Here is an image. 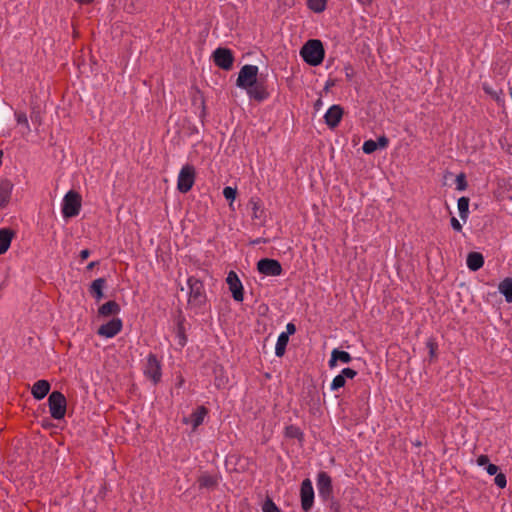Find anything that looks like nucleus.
<instances>
[{
  "mask_svg": "<svg viewBox=\"0 0 512 512\" xmlns=\"http://www.w3.org/2000/svg\"><path fill=\"white\" fill-rule=\"evenodd\" d=\"M300 56L310 66L320 65L325 57L323 43L319 39L308 40L300 50Z\"/></svg>",
  "mask_w": 512,
  "mask_h": 512,
  "instance_id": "obj_1",
  "label": "nucleus"
},
{
  "mask_svg": "<svg viewBox=\"0 0 512 512\" xmlns=\"http://www.w3.org/2000/svg\"><path fill=\"white\" fill-rule=\"evenodd\" d=\"M187 285L189 288L188 293V305L193 309H200L207 302V295L202 280L195 276H190L187 279Z\"/></svg>",
  "mask_w": 512,
  "mask_h": 512,
  "instance_id": "obj_2",
  "label": "nucleus"
},
{
  "mask_svg": "<svg viewBox=\"0 0 512 512\" xmlns=\"http://www.w3.org/2000/svg\"><path fill=\"white\" fill-rule=\"evenodd\" d=\"M82 206V197L75 191L66 193L62 203V214L64 218H73L79 215Z\"/></svg>",
  "mask_w": 512,
  "mask_h": 512,
  "instance_id": "obj_3",
  "label": "nucleus"
},
{
  "mask_svg": "<svg viewBox=\"0 0 512 512\" xmlns=\"http://www.w3.org/2000/svg\"><path fill=\"white\" fill-rule=\"evenodd\" d=\"M48 406L53 419H63L67 408L66 397L60 391H53L48 397Z\"/></svg>",
  "mask_w": 512,
  "mask_h": 512,
  "instance_id": "obj_4",
  "label": "nucleus"
},
{
  "mask_svg": "<svg viewBox=\"0 0 512 512\" xmlns=\"http://www.w3.org/2000/svg\"><path fill=\"white\" fill-rule=\"evenodd\" d=\"M195 178L196 171L194 166L191 164L184 165L179 172L177 180V189L179 190V192H189L195 183Z\"/></svg>",
  "mask_w": 512,
  "mask_h": 512,
  "instance_id": "obj_5",
  "label": "nucleus"
},
{
  "mask_svg": "<svg viewBox=\"0 0 512 512\" xmlns=\"http://www.w3.org/2000/svg\"><path fill=\"white\" fill-rule=\"evenodd\" d=\"M258 71L259 69L255 65H244L239 71L236 85L245 90L253 86L259 79Z\"/></svg>",
  "mask_w": 512,
  "mask_h": 512,
  "instance_id": "obj_6",
  "label": "nucleus"
},
{
  "mask_svg": "<svg viewBox=\"0 0 512 512\" xmlns=\"http://www.w3.org/2000/svg\"><path fill=\"white\" fill-rule=\"evenodd\" d=\"M246 92L250 99L255 100L257 102H263L270 97V92L268 91L267 79L262 75L259 77L257 82L246 89Z\"/></svg>",
  "mask_w": 512,
  "mask_h": 512,
  "instance_id": "obj_7",
  "label": "nucleus"
},
{
  "mask_svg": "<svg viewBox=\"0 0 512 512\" xmlns=\"http://www.w3.org/2000/svg\"><path fill=\"white\" fill-rule=\"evenodd\" d=\"M144 375L150 379L154 384H157L161 380L162 376V367L161 363L158 360L157 356L153 353H150L147 356V362L144 368Z\"/></svg>",
  "mask_w": 512,
  "mask_h": 512,
  "instance_id": "obj_8",
  "label": "nucleus"
},
{
  "mask_svg": "<svg viewBox=\"0 0 512 512\" xmlns=\"http://www.w3.org/2000/svg\"><path fill=\"white\" fill-rule=\"evenodd\" d=\"M317 488L319 496L323 501L333 498L332 478L327 472L320 471L317 474Z\"/></svg>",
  "mask_w": 512,
  "mask_h": 512,
  "instance_id": "obj_9",
  "label": "nucleus"
},
{
  "mask_svg": "<svg viewBox=\"0 0 512 512\" xmlns=\"http://www.w3.org/2000/svg\"><path fill=\"white\" fill-rule=\"evenodd\" d=\"M301 508L304 512H309L314 504V489L310 479L306 478L300 486Z\"/></svg>",
  "mask_w": 512,
  "mask_h": 512,
  "instance_id": "obj_10",
  "label": "nucleus"
},
{
  "mask_svg": "<svg viewBox=\"0 0 512 512\" xmlns=\"http://www.w3.org/2000/svg\"><path fill=\"white\" fill-rule=\"evenodd\" d=\"M213 61L219 68L229 71L233 67L234 56L230 49L219 47L213 52Z\"/></svg>",
  "mask_w": 512,
  "mask_h": 512,
  "instance_id": "obj_11",
  "label": "nucleus"
},
{
  "mask_svg": "<svg viewBox=\"0 0 512 512\" xmlns=\"http://www.w3.org/2000/svg\"><path fill=\"white\" fill-rule=\"evenodd\" d=\"M257 270L266 276H279L283 272V268L278 260L270 258H262L257 262Z\"/></svg>",
  "mask_w": 512,
  "mask_h": 512,
  "instance_id": "obj_12",
  "label": "nucleus"
},
{
  "mask_svg": "<svg viewBox=\"0 0 512 512\" xmlns=\"http://www.w3.org/2000/svg\"><path fill=\"white\" fill-rule=\"evenodd\" d=\"M226 282L232 293L233 299L237 302H242L244 299V289L237 273L235 271H230L227 275Z\"/></svg>",
  "mask_w": 512,
  "mask_h": 512,
  "instance_id": "obj_13",
  "label": "nucleus"
},
{
  "mask_svg": "<svg viewBox=\"0 0 512 512\" xmlns=\"http://www.w3.org/2000/svg\"><path fill=\"white\" fill-rule=\"evenodd\" d=\"M220 481L221 475L219 473H209L207 471L202 472L197 478L199 489L214 490L218 487Z\"/></svg>",
  "mask_w": 512,
  "mask_h": 512,
  "instance_id": "obj_14",
  "label": "nucleus"
},
{
  "mask_svg": "<svg viewBox=\"0 0 512 512\" xmlns=\"http://www.w3.org/2000/svg\"><path fill=\"white\" fill-rule=\"evenodd\" d=\"M123 328V322L120 318H113L98 328L97 334L106 338H113Z\"/></svg>",
  "mask_w": 512,
  "mask_h": 512,
  "instance_id": "obj_15",
  "label": "nucleus"
},
{
  "mask_svg": "<svg viewBox=\"0 0 512 512\" xmlns=\"http://www.w3.org/2000/svg\"><path fill=\"white\" fill-rule=\"evenodd\" d=\"M343 108L340 105H332L324 115L325 123L330 128H336L341 122Z\"/></svg>",
  "mask_w": 512,
  "mask_h": 512,
  "instance_id": "obj_16",
  "label": "nucleus"
},
{
  "mask_svg": "<svg viewBox=\"0 0 512 512\" xmlns=\"http://www.w3.org/2000/svg\"><path fill=\"white\" fill-rule=\"evenodd\" d=\"M357 375V371L352 368H344L340 374L335 376L331 383V390L338 391L340 388H343L346 384V379H353Z\"/></svg>",
  "mask_w": 512,
  "mask_h": 512,
  "instance_id": "obj_17",
  "label": "nucleus"
},
{
  "mask_svg": "<svg viewBox=\"0 0 512 512\" xmlns=\"http://www.w3.org/2000/svg\"><path fill=\"white\" fill-rule=\"evenodd\" d=\"M12 190L13 183L9 179H0V210L9 204Z\"/></svg>",
  "mask_w": 512,
  "mask_h": 512,
  "instance_id": "obj_18",
  "label": "nucleus"
},
{
  "mask_svg": "<svg viewBox=\"0 0 512 512\" xmlns=\"http://www.w3.org/2000/svg\"><path fill=\"white\" fill-rule=\"evenodd\" d=\"M351 361L352 356L348 352L339 349H333L328 365L330 368H334L337 365V362L348 364Z\"/></svg>",
  "mask_w": 512,
  "mask_h": 512,
  "instance_id": "obj_19",
  "label": "nucleus"
},
{
  "mask_svg": "<svg viewBox=\"0 0 512 512\" xmlns=\"http://www.w3.org/2000/svg\"><path fill=\"white\" fill-rule=\"evenodd\" d=\"M51 385L47 380H38L34 383L31 393L36 400H42L50 391Z\"/></svg>",
  "mask_w": 512,
  "mask_h": 512,
  "instance_id": "obj_20",
  "label": "nucleus"
},
{
  "mask_svg": "<svg viewBox=\"0 0 512 512\" xmlns=\"http://www.w3.org/2000/svg\"><path fill=\"white\" fill-rule=\"evenodd\" d=\"M14 235L15 232L10 228L0 229V255L7 252Z\"/></svg>",
  "mask_w": 512,
  "mask_h": 512,
  "instance_id": "obj_21",
  "label": "nucleus"
},
{
  "mask_svg": "<svg viewBox=\"0 0 512 512\" xmlns=\"http://www.w3.org/2000/svg\"><path fill=\"white\" fill-rule=\"evenodd\" d=\"M467 267L475 272L481 269L484 265V257L480 252H470L467 255Z\"/></svg>",
  "mask_w": 512,
  "mask_h": 512,
  "instance_id": "obj_22",
  "label": "nucleus"
},
{
  "mask_svg": "<svg viewBox=\"0 0 512 512\" xmlns=\"http://www.w3.org/2000/svg\"><path fill=\"white\" fill-rule=\"evenodd\" d=\"M303 393H304L303 399L306 401V403L309 406L314 407L319 404L320 397H319L317 387L314 384L308 385Z\"/></svg>",
  "mask_w": 512,
  "mask_h": 512,
  "instance_id": "obj_23",
  "label": "nucleus"
},
{
  "mask_svg": "<svg viewBox=\"0 0 512 512\" xmlns=\"http://www.w3.org/2000/svg\"><path fill=\"white\" fill-rule=\"evenodd\" d=\"M120 310V305L116 301L110 300L99 307L98 314L103 317H108L119 314Z\"/></svg>",
  "mask_w": 512,
  "mask_h": 512,
  "instance_id": "obj_24",
  "label": "nucleus"
},
{
  "mask_svg": "<svg viewBox=\"0 0 512 512\" xmlns=\"http://www.w3.org/2000/svg\"><path fill=\"white\" fill-rule=\"evenodd\" d=\"M105 285V278H97L91 283L89 292L96 299V301H100L104 297L103 289Z\"/></svg>",
  "mask_w": 512,
  "mask_h": 512,
  "instance_id": "obj_25",
  "label": "nucleus"
},
{
  "mask_svg": "<svg viewBox=\"0 0 512 512\" xmlns=\"http://www.w3.org/2000/svg\"><path fill=\"white\" fill-rule=\"evenodd\" d=\"M208 414V409L205 406H199L195 411L190 415V421L192 423L193 430L199 427L203 421L205 416Z\"/></svg>",
  "mask_w": 512,
  "mask_h": 512,
  "instance_id": "obj_26",
  "label": "nucleus"
},
{
  "mask_svg": "<svg viewBox=\"0 0 512 512\" xmlns=\"http://www.w3.org/2000/svg\"><path fill=\"white\" fill-rule=\"evenodd\" d=\"M185 318L179 316L176 324V336L178 338V345L183 348L187 344V336L184 326Z\"/></svg>",
  "mask_w": 512,
  "mask_h": 512,
  "instance_id": "obj_27",
  "label": "nucleus"
},
{
  "mask_svg": "<svg viewBox=\"0 0 512 512\" xmlns=\"http://www.w3.org/2000/svg\"><path fill=\"white\" fill-rule=\"evenodd\" d=\"M499 292L504 295L506 302H512V278H505L498 286Z\"/></svg>",
  "mask_w": 512,
  "mask_h": 512,
  "instance_id": "obj_28",
  "label": "nucleus"
},
{
  "mask_svg": "<svg viewBox=\"0 0 512 512\" xmlns=\"http://www.w3.org/2000/svg\"><path fill=\"white\" fill-rule=\"evenodd\" d=\"M249 205L252 208V218L260 219L264 216V209L262 207V201L259 197H252L249 200Z\"/></svg>",
  "mask_w": 512,
  "mask_h": 512,
  "instance_id": "obj_29",
  "label": "nucleus"
},
{
  "mask_svg": "<svg viewBox=\"0 0 512 512\" xmlns=\"http://www.w3.org/2000/svg\"><path fill=\"white\" fill-rule=\"evenodd\" d=\"M288 342H289V336H287V334L281 333L278 336L276 347H275V354L277 357L284 356Z\"/></svg>",
  "mask_w": 512,
  "mask_h": 512,
  "instance_id": "obj_30",
  "label": "nucleus"
},
{
  "mask_svg": "<svg viewBox=\"0 0 512 512\" xmlns=\"http://www.w3.org/2000/svg\"><path fill=\"white\" fill-rule=\"evenodd\" d=\"M284 435L290 439H298L302 441L304 439V433L302 430L296 425H288L285 427Z\"/></svg>",
  "mask_w": 512,
  "mask_h": 512,
  "instance_id": "obj_31",
  "label": "nucleus"
},
{
  "mask_svg": "<svg viewBox=\"0 0 512 512\" xmlns=\"http://www.w3.org/2000/svg\"><path fill=\"white\" fill-rule=\"evenodd\" d=\"M469 202V198L465 196L460 197L457 202L460 218L464 222L467 220L469 215Z\"/></svg>",
  "mask_w": 512,
  "mask_h": 512,
  "instance_id": "obj_32",
  "label": "nucleus"
},
{
  "mask_svg": "<svg viewBox=\"0 0 512 512\" xmlns=\"http://www.w3.org/2000/svg\"><path fill=\"white\" fill-rule=\"evenodd\" d=\"M307 6L315 13H321L326 9L327 0H307Z\"/></svg>",
  "mask_w": 512,
  "mask_h": 512,
  "instance_id": "obj_33",
  "label": "nucleus"
},
{
  "mask_svg": "<svg viewBox=\"0 0 512 512\" xmlns=\"http://www.w3.org/2000/svg\"><path fill=\"white\" fill-rule=\"evenodd\" d=\"M482 89L487 95L491 96V98H493L498 103H500L502 101V99H501V95H503L502 89H500L499 91H496L488 83H483Z\"/></svg>",
  "mask_w": 512,
  "mask_h": 512,
  "instance_id": "obj_34",
  "label": "nucleus"
},
{
  "mask_svg": "<svg viewBox=\"0 0 512 512\" xmlns=\"http://www.w3.org/2000/svg\"><path fill=\"white\" fill-rule=\"evenodd\" d=\"M14 116L18 125H23L27 131H30L28 117L23 111H15Z\"/></svg>",
  "mask_w": 512,
  "mask_h": 512,
  "instance_id": "obj_35",
  "label": "nucleus"
},
{
  "mask_svg": "<svg viewBox=\"0 0 512 512\" xmlns=\"http://www.w3.org/2000/svg\"><path fill=\"white\" fill-rule=\"evenodd\" d=\"M263 512H281L278 506L273 502V500L269 497L264 501L262 505Z\"/></svg>",
  "mask_w": 512,
  "mask_h": 512,
  "instance_id": "obj_36",
  "label": "nucleus"
},
{
  "mask_svg": "<svg viewBox=\"0 0 512 512\" xmlns=\"http://www.w3.org/2000/svg\"><path fill=\"white\" fill-rule=\"evenodd\" d=\"M378 149V144L372 139L363 143L362 150L365 154H372Z\"/></svg>",
  "mask_w": 512,
  "mask_h": 512,
  "instance_id": "obj_37",
  "label": "nucleus"
},
{
  "mask_svg": "<svg viewBox=\"0 0 512 512\" xmlns=\"http://www.w3.org/2000/svg\"><path fill=\"white\" fill-rule=\"evenodd\" d=\"M237 195L236 188H232L230 186H227L223 189V196L226 200L230 201V205H232V202L235 200Z\"/></svg>",
  "mask_w": 512,
  "mask_h": 512,
  "instance_id": "obj_38",
  "label": "nucleus"
},
{
  "mask_svg": "<svg viewBox=\"0 0 512 512\" xmlns=\"http://www.w3.org/2000/svg\"><path fill=\"white\" fill-rule=\"evenodd\" d=\"M468 183L466 180V175L464 173H460L456 177V189L459 191H464L467 189Z\"/></svg>",
  "mask_w": 512,
  "mask_h": 512,
  "instance_id": "obj_39",
  "label": "nucleus"
},
{
  "mask_svg": "<svg viewBox=\"0 0 512 512\" xmlns=\"http://www.w3.org/2000/svg\"><path fill=\"white\" fill-rule=\"evenodd\" d=\"M427 348L429 349V357L430 360H434L437 356L436 352L438 349V344L434 339H429L426 343Z\"/></svg>",
  "mask_w": 512,
  "mask_h": 512,
  "instance_id": "obj_40",
  "label": "nucleus"
},
{
  "mask_svg": "<svg viewBox=\"0 0 512 512\" xmlns=\"http://www.w3.org/2000/svg\"><path fill=\"white\" fill-rule=\"evenodd\" d=\"M494 483L501 489L505 488L507 485L506 475L501 472H498L495 475Z\"/></svg>",
  "mask_w": 512,
  "mask_h": 512,
  "instance_id": "obj_41",
  "label": "nucleus"
},
{
  "mask_svg": "<svg viewBox=\"0 0 512 512\" xmlns=\"http://www.w3.org/2000/svg\"><path fill=\"white\" fill-rule=\"evenodd\" d=\"M328 501H330V512H341V505L339 501L335 500L334 497Z\"/></svg>",
  "mask_w": 512,
  "mask_h": 512,
  "instance_id": "obj_42",
  "label": "nucleus"
},
{
  "mask_svg": "<svg viewBox=\"0 0 512 512\" xmlns=\"http://www.w3.org/2000/svg\"><path fill=\"white\" fill-rule=\"evenodd\" d=\"M376 144H378V148H381V149H384L388 146L389 144V139L383 135V136H380L377 141H375Z\"/></svg>",
  "mask_w": 512,
  "mask_h": 512,
  "instance_id": "obj_43",
  "label": "nucleus"
},
{
  "mask_svg": "<svg viewBox=\"0 0 512 512\" xmlns=\"http://www.w3.org/2000/svg\"><path fill=\"white\" fill-rule=\"evenodd\" d=\"M450 223H451V226L452 228L457 231V232H461L462 231V225L461 223L459 222V220L455 217H452L451 220H450Z\"/></svg>",
  "mask_w": 512,
  "mask_h": 512,
  "instance_id": "obj_44",
  "label": "nucleus"
},
{
  "mask_svg": "<svg viewBox=\"0 0 512 512\" xmlns=\"http://www.w3.org/2000/svg\"><path fill=\"white\" fill-rule=\"evenodd\" d=\"M477 464L479 466H487L490 462H489V457L487 455H480L477 460H476Z\"/></svg>",
  "mask_w": 512,
  "mask_h": 512,
  "instance_id": "obj_45",
  "label": "nucleus"
},
{
  "mask_svg": "<svg viewBox=\"0 0 512 512\" xmlns=\"http://www.w3.org/2000/svg\"><path fill=\"white\" fill-rule=\"evenodd\" d=\"M499 467L495 464L489 463L486 466V471L489 475H496L498 473Z\"/></svg>",
  "mask_w": 512,
  "mask_h": 512,
  "instance_id": "obj_46",
  "label": "nucleus"
},
{
  "mask_svg": "<svg viewBox=\"0 0 512 512\" xmlns=\"http://www.w3.org/2000/svg\"><path fill=\"white\" fill-rule=\"evenodd\" d=\"M296 332V326L293 323H288L286 326V332H282L283 334H287V336L293 335Z\"/></svg>",
  "mask_w": 512,
  "mask_h": 512,
  "instance_id": "obj_47",
  "label": "nucleus"
},
{
  "mask_svg": "<svg viewBox=\"0 0 512 512\" xmlns=\"http://www.w3.org/2000/svg\"><path fill=\"white\" fill-rule=\"evenodd\" d=\"M80 258L82 261L86 260L89 256H90V250L89 249H83L81 252H80Z\"/></svg>",
  "mask_w": 512,
  "mask_h": 512,
  "instance_id": "obj_48",
  "label": "nucleus"
},
{
  "mask_svg": "<svg viewBox=\"0 0 512 512\" xmlns=\"http://www.w3.org/2000/svg\"><path fill=\"white\" fill-rule=\"evenodd\" d=\"M364 7L371 6L374 0H357Z\"/></svg>",
  "mask_w": 512,
  "mask_h": 512,
  "instance_id": "obj_49",
  "label": "nucleus"
},
{
  "mask_svg": "<svg viewBox=\"0 0 512 512\" xmlns=\"http://www.w3.org/2000/svg\"><path fill=\"white\" fill-rule=\"evenodd\" d=\"M93 1L94 0H75V2H77L80 5H88V4L92 3Z\"/></svg>",
  "mask_w": 512,
  "mask_h": 512,
  "instance_id": "obj_50",
  "label": "nucleus"
},
{
  "mask_svg": "<svg viewBox=\"0 0 512 512\" xmlns=\"http://www.w3.org/2000/svg\"><path fill=\"white\" fill-rule=\"evenodd\" d=\"M322 105V100L319 98L317 99V101L314 103V108L315 110H319V108L321 107Z\"/></svg>",
  "mask_w": 512,
  "mask_h": 512,
  "instance_id": "obj_51",
  "label": "nucleus"
},
{
  "mask_svg": "<svg viewBox=\"0 0 512 512\" xmlns=\"http://www.w3.org/2000/svg\"><path fill=\"white\" fill-rule=\"evenodd\" d=\"M348 69H350V70H351V68H350V67H345V70H346V78H347L348 80H351V79H352V77H353V73H352V72H350V73H349V72H348Z\"/></svg>",
  "mask_w": 512,
  "mask_h": 512,
  "instance_id": "obj_52",
  "label": "nucleus"
},
{
  "mask_svg": "<svg viewBox=\"0 0 512 512\" xmlns=\"http://www.w3.org/2000/svg\"><path fill=\"white\" fill-rule=\"evenodd\" d=\"M99 262L98 261H93V262H90L88 265H87V269L88 270H91L93 269Z\"/></svg>",
  "mask_w": 512,
  "mask_h": 512,
  "instance_id": "obj_53",
  "label": "nucleus"
},
{
  "mask_svg": "<svg viewBox=\"0 0 512 512\" xmlns=\"http://www.w3.org/2000/svg\"><path fill=\"white\" fill-rule=\"evenodd\" d=\"M3 151L0 150V166L2 165Z\"/></svg>",
  "mask_w": 512,
  "mask_h": 512,
  "instance_id": "obj_54",
  "label": "nucleus"
}]
</instances>
